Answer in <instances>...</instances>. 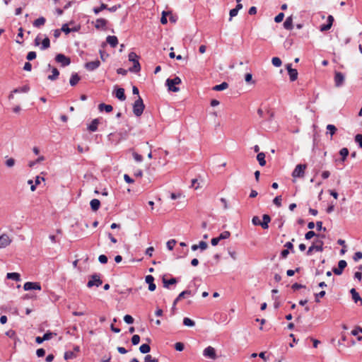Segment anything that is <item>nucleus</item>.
<instances>
[{"mask_svg":"<svg viewBox=\"0 0 362 362\" xmlns=\"http://www.w3.org/2000/svg\"><path fill=\"white\" fill-rule=\"evenodd\" d=\"M133 157H134V160L137 162H141L143 160L142 156L136 152L133 153Z\"/></svg>","mask_w":362,"mask_h":362,"instance_id":"obj_57","label":"nucleus"},{"mask_svg":"<svg viewBox=\"0 0 362 362\" xmlns=\"http://www.w3.org/2000/svg\"><path fill=\"white\" fill-rule=\"evenodd\" d=\"M140 341V337L138 334H134L132 337V343L133 345H137Z\"/></svg>","mask_w":362,"mask_h":362,"instance_id":"obj_47","label":"nucleus"},{"mask_svg":"<svg viewBox=\"0 0 362 362\" xmlns=\"http://www.w3.org/2000/svg\"><path fill=\"white\" fill-rule=\"evenodd\" d=\"M228 84L226 82H223L221 84L216 85L213 87V90L216 91H221L228 88Z\"/></svg>","mask_w":362,"mask_h":362,"instance_id":"obj_31","label":"nucleus"},{"mask_svg":"<svg viewBox=\"0 0 362 362\" xmlns=\"http://www.w3.org/2000/svg\"><path fill=\"white\" fill-rule=\"evenodd\" d=\"M139 351L142 354H147L151 351V347L147 344H143L142 345L140 346Z\"/></svg>","mask_w":362,"mask_h":362,"instance_id":"obj_35","label":"nucleus"},{"mask_svg":"<svg viewBox=\"0 0 362 362\" xmlns=\"http://www.w3.org/2000/svg\"><path fill=\"white\" fill-rule=\"evenodd\" d=\"M146 282L148 284V290L153 291L156 290V286L154 284V278L152 275H147L145 278Z\"/></svg>","mask_w":362,"mask_h":362,"instance_id":"obj_16","label":"nucleus"},{"mask_svg":"<svg viewBox=\"0 0 362 362\" xmlns=\"http://www.w3.org/2000/svg\"><path fill=\"white\" fill-rule=\"evenodd\" d=\"M330 24H323L320 25V30L322 32L327 31L331 28Z\"/></svg>","mask_w":362,"mask_h":362,"instance_id":"obj_61","label":"nucleus"},{"mask_svg":"<svg viewBox=\"0 0 362 362\" xmlns=\"http://www.w3.org/2000/svg\"><path fill=\"white\" fill-rule=\"evenodd\" d=\"M327 130L331 136H333L337 132V128L333 124H328L327 126Z\"/></svg>","mask_w":362,"mask_h":362,"instance_id":"obj_39","label":"nucleus"},{"mask_svg":"<svg viewBox=\"0 0 362 362\" xmlns=\"http://www.w3.org/2000/svg\"><path fill=\"white\" fill-rule=\"evenodd\" d=\"M30 90V87L28 85L23 86L21 88H15L13 90V93H28Z\"/></svg>","mask_w":362,"mask_h":362,"instance_id":"obj_33","label":"nucleus"},{"mask_svg":"<svg viewBox=\"0 0 362 362\" xmlns=\"http://www.w3.org/2000/svg\"><path fill=\"white\" fill-rule=\"evenodd\" d=\"M262 219V221H261V226L264 229H267L269 228V223L271 221V218L269 215L264 214Z\"/></svg>","mask_w":362,"mask_h":362,"instance_id":"obj_20","label":"nucleus"},{"mask_svg":"<svg viewBox=\"0 0 362 362\" xmlns=\"http://www.w3.org/2000/svg\"><path fill=\"white\" fill-rule=\"evenodd\" d=\"M59 75V71L57 68H52V74L47 76V78L50 81H55L58 78Z\"/></svg>","mask_w":362,"mask_h":362,"instance_id":"obj_26","label":"nucleus"},{"mask_svg":"<svg viewBox=\"0 0 362 362\" xmlns=\"http://www.w3.org/2000/svg\"><path fill=\"white\" fill-rule=\"evenodd\" d=\"M324 243L322 240H316L306 252L307 255H311L313 251L322 252Z\"/></svg>","mask_w":362,"mask_h":362,"instance_id":"obj_4","label":"nucleus"},{"mask_svg":"<svg viewBox=\"0 0 362 362\" xmlns=\"http://www.w3.org/2000/svg\"><path fill=\"white\" fill-rule=\"evenodd\" d=\"M23 289L25 291H30V290H41V285L38 282H25L23 285Z\"/></svg>","mask_w":362,"mask_h":362,"instance_id":"obj_9","label":"nucleus"},{"mask_svg":"<svg viewBox=\"0 0 362 362\" xmlns=\"http://www.w3.org/2000/svg\"><path fill=\"white\" fill-rule=\"evenodd\" d=\"M281 196H276L274 200L273 203L278 207H280L281 206Z\"/></svg>","mask_w":362,"mask_h":362,"instance_id":"obj_45","label":"nucleus"},{"mask_svg":"<svg viewBox=\"0 0 362 362\" xmlns=\"http://www.w3.org/2000/svg\"><path fill=\"white\" fill-rule=\"evenodd\" d=\"M115 96L121 101H124L126 99L124 94V89L122 88H117L115 92Z\"/></svg>","mask_w":362,"mask_h":362,"instance_id":"obj_17","label":"nucleus"},{"mask_svg":"<svg viewBox=\"0 0 362 362\" xmlns=\"http://www.w3.org/2000/svg\"><path fill=\"white\" fill-rule=\"evenodd\" d=\"M80 79H81V78L79 77L78 74H76V73L72 74V75L70 78V80H69V83L71 86H74L78 83Z\"/></svg>","mask_w":362,"mask_h":362,"instance_id":"obj_22","label":"nucleus"},{"mask_svg":"<svg viewBox=\"0 0 362 362\" xmlns=\"http://www.w3.org/2000/svg\"><path fill=\"white\" fill-rule=\"evenodd\" d=\"M284 17V13H279L274 18L276 23H280L283 21Z\"/></svg>","mask_w":362,"mask_h":362,"instance_id":"obj_56","label":"nucleus"},{"mask_svg":"<svg viewBox=\"0 0 362 362\" xmlns=\"http://www.w3.org/2000/svg\"><path fill=\"white\" fill-rule=\"evenodd\" d=\"M353 259L354 261L357 262L358 261L359 259H362V252H356L354 257H353Z\"/></svg>","mask_w":362,"mask_h":362,"instance_id":"obj_60","label":"nucleus"},{"mask_svg":"<svg viewBox=\"0 0 362 362\" xmlns=\"http://www.w3.org/2000/svg\"><path fill=\"white\" fill-rule=\"evenodd\" d=\"M36 58V52H33V51H31V52H29L26 56V59L28 60V61H31V60H33Z\"/></svg>","mask_w":362,"mask_h":362,"instance_id":"obj_46","label":"nucleus"},{"mask_svg":"<svg viewBox=\"0 0 362 362\" xmlns=\"http://www.w3.org/2000/svg\"><path fill=\"white\" fill-rule=\"evenodd\" d=\"M284 28L286 30L293 28V19L291 16L288 17L284 23Z\"/></svg>","mask_w":362,"mask_h":362,"instance_id":"obj_30","label":"nucleus"},{"mask_svg":"<svg viewBox=\"0 0 362 362\" xmlns=\"http://www.w3.org/2000/svg\"><path fill=\"white\" fill-rule=\"evenodd\" d=\"M55 60L57 63L61 64L62 66H66L71 64L70 58L63 54H57L55 57Z\"/></svg>","mask_w":362,"mask_h":362,"instance_id":"obj_6","label":"nucleus"},{"mask_svg":"<svg viewBox=\"0 0 362 362\" xmlns=\"http://www.w3.org/2000/svg\"><path fill=\"white\" fill-rule=\"evenodd\" d=\"M350 293L352 296V299L355 303H357L358 301H361L362 303V299L355 288H351Z\"/></svg>","mask_w":362,"mask_h":362,"instance_id":"obj_28","label":"nucleus"},{"mask_svg":"<svg viewBox=\"0 0 362 362\" xmlns=\"http://www.w3.org/2000/svg\"><path fill=\"white\" fill-rule=\"evenodd\" d=\"M129 60L132 62L134 65L129 69L130 72L138 73L141 70V66L139 62V56L134 52L129 54Z\"/></svg>","mask_w":362,"mask_h":362,"instance_id":"obj_1","label":"nucleus"},{"mask_svg":"<svg viewBox=\"0 0 362 362\" xmlns=\"http://www.w3.org/2000/svg\"><path fill=\"white\" fill-rule=\"evenodd\" d=\"M230 233L229 231H223V233H221L220 234V235L218 236L219 239L221 240H225V239H227L230 237Z\"/></svg>","mask_w":362,"mask_h":362,"instance_id":"obj_43","label":"nucleus"},{"mask_svg":"<svg viewBox=\"0 0 362 362\" xmlns=\"http://www.w3.org/2000/svg\"><path fill=\"white\" fill-rule=\"evenodd\" d=\"M238 11L235 8L231 9L230 11V18L229 21H230L232 20L233 17H235L238 15Z\"/></svg>","mask_w":362,"mask_h":362,"instance_id":"obj_62","label":"nucleus"},{"mask_svg":"<svg viewBox=\"0 0 362 362\" xmlns=\"http://www.w3.org/2000/svg\"><path fill=\"white\" fill-rule=\"evenodd\" d=\"M183 325L185 326H187V327H193V326H194L195 322H194V321H193L192 320H191L189 317H185L183 319Z\"/></svg>","mask_w":362,"mask_h":362,"instance_id":"obj_36","label":"nucleus"},{"mask_svg":"<svg viewBox=\"0 0 362 362\" xmlns=\"http://www.w3.org/2000/svg\"><path fill=\"white\" fill-rule=\"evenodd\" d=\"M170 14V12H168V11H163L162 13V17L160 18V23L162 24H166L168 23V20H167V15Z\"/></svg>","mask_w":362,"mask_h":362,"instance_id":"obj_42","label":"nucleus"},{"mask_svg":"<svg viewBox=\"0 0 362 362\" xmlns=\"http://www.w3.org/2000/svg\"><path fill=\"white\" fill-rule=\"evenodd\" d=\"M334 85L336 87L339 88L344 85L345 76L341 72H336L334 74Z\"/></svg>","mask_w":362,"mask_h":362,"instance_id":"obj_11","label":"nucleus"},{"mask_svg":"<svg viewBox=\"0 0 362 362\" xmlns=\"http://www.w3.org/2000/svg\"><path fill=\"white\" fill-rule=\"evenodd\" d=\"M50 46V41H49V39L46 37L42 41V43H41V47H40V49L42 50H45V49H47V48H49Z\"/></svg>","mask_w":362,"mask_h":362,"instance_id":"obj_34","label":"nucleus"},{"mask_svg":"<svg viewBox=\"0 0 362 362\" xmlns=\"http://www.w3.org/2000/svg\"><path fill=\"white\" fill-rule=\"evenodd\" d=\"M286 69L288 71V74L289 75V78H290L291 81H296L298 78L297 70L296 69H292L291 64H288L286 65Z\"/></svg>","mask_w":362,"mask_h":362,"instance_id":"obj_13","label":"nucleus"},{"mask_svg":"<svg viewBox=\"0 0 362 362\" xmlns=\"http://www.w3.org/2000/svg\"><path fill=\"white\" fill-rule=\"evenodd\" d=\"M144 362H158V359L153 358L151 355H146L144 358Z\"/></svg>","mask_w":362,"mask_h":362,"instance_id":"obj_48","label":"nucleus"},{"mask_svg":"<svg viewBox=\"0 0 362 362\" xmlns=\"http://www.w3.org/2000/svg\"><path fill=\"white\" fill-rule=\"evenodd\" d=\"M99 124L98 119H94L91 123L88 125V129L90 132H95L98 129V126Z\"/></svg>","mask_w":362,"mask_h":362,"instance_id":"obj_23","label":"nucleus"},{"mask_svg":"<svg viewBox=\"0 0 362 362\" xmlns=\"http://www.w3.org/2000/svg\"><path fill=\"white\" fill-rule=\"evenodd\" d=\"M293 241H294V239H292L291 242H287L284 245V247H286V249H288V250H291L292 252H294L293 245Z\"/></svg>","mask_w":362,"mask_h":362,"instance_id":"obj_50","label":"nucleus"},{"mask_svg":"<svg viewBox=\"0 0 362 362\" xmlns=\"http://www.w3.org/2000/svg\"><path fill=\"white\" fill-rule=\"evenodd\" d=\"M98 110L100 112L105 111L106 112H110L112 110V106L105 103H100L98 105Z\"/></svg>","mask_w":362,"mask_h":362,"instance_id":"obj_24","label":"nucleus"},{"mask_svg":"<svg viewBox=\"0 0 362 362\" xmlns=\"http://www.w3.org/2000/svg\"><path fill=\"white\" fill-rule=\"evenodd\" d=\"M98 261L101 264H106L107 262V257L105 255H100L98 257Z\"/></svg>","mask_w":362,"mask_h":362,"instance_id":"obj_58","label":"nucleus"},{"mask_svg":"<svg viewBox=\"0 0 362 362\" xmlns=\"http://www.w3.org/2000/svg\"><path fill=\"white\" fill-rule=\"evenodd\" d=\"M203 355L209 358L215 359L216 357V351L212 346H207L203 351Z\"/></svg>","mask_w":362,"mask_h":362,"instance_id":"obj_12","label":"nucleus"},{"mask_svg":"<svg viewBox=\"0 0 362 362\" xmlns=\"http://www.w3.org/2000/svg\"><path fill=\"white\" fill-rule=\"evenodd\" d=\"M90 208L93 211H96L99 209L100 206V202L97 199H93L90 202Z\"/></svg>","mask_w":362,"mask_h":362,"instance_id":"obj_21","label":"nucleus"},{"mask_svg":"<svg viewBox=\"0 0 362 362\" xmlns=\"http://www.w3.org/2000/svg\"><path fill=\"white\" fill-rule=\"evenodd\" d=\"M61 30V32L63 31L66 34H69V33L71 32V28H69L68 26V24L65 23L62 26V28L60 29Z\"/></svg>","mask_w":362,"mask_h":362,"instance_id":"obj_52","label":"nucleus"},{"mask_svg":"<svg viewBox=\"0 0 362 362\" xmlns=\"http://www.w3.org/2000/svg\"><path fill=\"white\" fill-rule=\"evenodd\" d=\"M257 159L261 166H264L266 165L265 154L264 153H259L257 156Z\"/></svg>","mask_w":362,"mask_h":362,"instance_id":"obj_32","label":"nucleus"},{"mask_svg":"<svg viewBox=\"0 0 362 362\" xmlns=\"http://www.w3.org/2000/svg\"><path fill=\"white\" fill-rule=\"evenodd\" d=\"M46 22V19L44 17H40L34 21L33 25L35 28H40L44 25Z\"/></svg>","mask_w":362,"mask_h":362,"instance_id":"obj_25","label":"nucleus"},{"mask_svg":"<svg viewBox=\"0 0 362 362\" xmlns=\"http://www.w3.org/2000/svg\"><path fill=\"white\" fill-rule=\"evenodd\" d=\"M355 141L358 144L360 148H362V135L357 134L355 136Z\"/></svg>","mask_w":362,"mask_h":362,"instance_id":"obj_54","label":"nucleus"},{"mask_svg":"<svg viewBox=\"0 0 362 362\" xmlns=\"http://www.w3.org/2000/svg\"><path fill=\"white\" fill-rule=\"evenodd\" d=\"M54 334L52 333V332H46L43 337H42V340H45V341H47V340H49L50 339H52V336L54 335Z\"/></svg>","mask_w":362,"mask_h":362,"instance_id":"obj_53","label":"nucleus"},{"mask_svg":"<svg viewBox=\"0 0 362 362\" xmlns=\"http://www.w3.org/2000/svg\"><path fill=\"white\" fill-rule=\"evenodd\" d=\"M315 235H317L315 234V233L313 230H310L305 233V238L306 240H310Z\"/></svg>","mask_w":362,"mask_h":362,"instance_id":"obj_49","label":"nucleus"},{"mask_svg":"<svg viewBox=\"0 0 362 362\" xmlns=\"http://www.w3.org/2000/svg\"><path fill=\"white\" fill-rule=\"evenodd\" d=\"M252 223L255 226H261V221L258 216H253Z\"/></svg>","mask_w":362,"mask_h":362,"instance_id":"obj_55","label":"nucleus"},{"mask_svg":"<svg viewBox=\"0 0 362 362\" xmlns=\"http://www.w3.org/2000/svg\"><path fill=\"white\" fill-rule=\"evenodd\" d=\"M163 286L166 288H169L170 285H173L177 283L175 278H171L170 279H163Z\"/></svg>","mask_w":362,"mask_h":362,"instance_id":"obj_29","label":"nucleus"},{"mask_svg":"<svg viewBox=\"0 0 362 362\" xmlns=\"http://www.w3.org/2000/svg\"><path fill=\"white\" fill-rule=\"evenodd\" d=\"M339 154L342 157V161H344L346 158L349 155V150L346 148H343L340 150Z\"/></svg>","mask_w":362,"mask_h":362,"instance_id":"obj_40","label":"nucleus"},{"mask_svg":"<svg viewBox=\"0 0 362 362\" xmlns=\"http://www.w3.org/2000/svg\"><path fill=\"white\" fill-rule=\"evenodd\" d=\"M207 243L204 241H200L198 245L199 248H200L202 250H206L207 248Z\"/></svg>","mask_w":362,"mask_h":362,"instance_id":"obj_64","label":"nucleus"},{"mask_svg":"<svg viewBox=\"0 0 362 362\" xmlns=\"http://www.w3.org/2000/svg\"><path fill=\"white\" fill-rule=\"evenodd\" d=\"M175 244H176V241L175 240H170L166 243L167 248L169 250H172Z\"/></svg>","mask_w":362,"mask_h":362,"instance_id":"obj_44","label":"nucleus"},{"mask_svg":"<svg viewBox=\"0 0 362 362\" xmlns=\"http://www.w3.org/2000/svg\"><path fill=\"white\" fill-rule=\"evenodd\" d=\"M16 163V160L14 158H9L8 159H6V162H5V164L8 167V168H12L14 166Z\"/></svg>","mask_w":362,"mask_h":362,"instance_id":"obj_41","label":"nucleus"},{"mask_svg":"<svg viewBox=\"0 0 362 362\" xmlns=\"http://www.w3.org/2000/svg\"><path fill=\"white\" fill-rule=\"evenodd\" d=\"M12 242V239L8 235L3 233L0 235V249H3L8 246Z\"/></svg>","mask_w":362,"mask_h":362,"instance_id":"obj_8","label":"nucleus"},{"mask_svg":"<svg viewBox=\"0 0 362 362\" xmlns=\"http://www.w3.org/2000/svg\"><path fill=\"white\" fill-rule=\"evenodd\" d=\"M124 320L127 324H132L134 322V318L129 315H126L124 317Z\"/></svg>","mask_w":362,"mask_h":362,"instance_id":"obj_51","label":"nucleus"},{"mask_svg":"<svg viewBox=\"0 0 362 362\" xmlns=\"http://www.w3.org/2000/svg\"><path fill=\"white\" fill-rule=\"evenodd\" d=\"M346 262L345 260L341 259L338 262V267L334 268L332 271L336 275H340L342 274V272L344 269L346 267Z\"/></svg>","mask_w":362,"mask_h":362,"instance_id":"obj_14","label":"nucleus"},{"mask_svg":"<svg viewBox=\"0 0 362 362\" xmlns=\"http://www.w3.org/2000/svg\"><path fill=\"white\" fill-rule=\"evenodd\" d=\"M181 83V79L178 76H175L173 78H168L165 81V85L168 86V90L173 92L179 91V88L176 85Z\"/></svg>","mask_w":362,"mask_h":362,"instance_id":"obj_3","label":"nucleus"},{"mask_svg":"<svg viewBox=\"0 0 362 362\" xmlns=\"http://www.w3.org/2000/svg\"><path fill=\"white\" fill-rule=\"evenodd\" d=\"M272 64L276 67H279L282 64V62L280 58L275 57L272 59Z\"/></svg>","mask_w":362,"mask_h":362,"instance_id":"obj_37","label":"nucleus"},{"mask_svg":"<svg viewBox=\"0 0 362 362\" xmlns=\"http://www.w3.org/2000/svg\"><path fill=\"white\" fill-rule=\"evenodd\" d=\"M106 41L112 47H115L118 44L117 37L115 35L107 36Z\"/></svg>","mask_w":362,"mask_h":362,"instance_id":"obj_19","label":"nucleus"},{"mask_svg":"<svg viewBox=\"0 0 362 362\" xmlns=\"http://www.w3.org/2000/svg\"><path fill=\"white\" fill-rule=\"evenodd\" d=\"M103 281L100 279V276L99 274H95L91 276V279L88 281L87 284V286L90 288L93 286L98 287L102 284Z\"/></svg>","mask_w":362,"mask_h":362,"instance_id":"obj_7","label":"nucleus"},{"mask_svg":"<svg viewBox=\"0 0 362 362\" xmlns=\"http://www.w3.org/2000/svg\"><path fill=\"white\" fill-rule=\"evenodd\" d=\"M305 168H306L305 164L297 165L292 173V176L295 178L303 177L304 176Z\"/></svg>","mask_w":362,"mask_h":362,"instance_id":"obj_5","label":"nucleus"},{"mask_svg":"<svg viewBox=\"0 0 362 362\" xmlns=\"http://www.w3.org/2000/svg\"><path fill=\"white\" fill-rule=\"evenodd\" d=\"M100 66V62L98 59H96L95 61L86 62L84 64V68L89 71H93L97 69Z\"/></svg>","mask_w":362,"mask_h":362,"instance_id":"obj_10","label":"nucleus"},{"mask_svg":"<svg viewBox=\"0 0 362 362\" xmlns=\"http://www.w3.org/2000/svg\"><path fill=\"white\" fill-rule=\"evenodd\" d=\"M6 278L8 279L14 280L16 281H20L21 280V275L16 272L7 273Z\"/></svg>","mask_w":362,"mask_h":362,"instance_id":"obj_27","label":"nucleus"},{"mask_svg":"<svg viewBox=\"0 0 362 362\" xmlns=\"http://www.w3.org/2000/svg\"><path fill=\"white\" fill-rule=\"evenodd\" d=\"M145 105L142 98L139 96L138 99L135 100L133 105V112L136 117H139L143 114Z\"/></svg>","mask_w":362,"mask_h":362,"instance_id":"obj_2","label":"nucleus"},{"mask_svg":"<svg viewBox=\"0 0 362 362\" xmlns=\"http://www.w3.org/2000/svg\"><path fill=\"white\" fill-rule=\"evenodd\" d=\"M45 354V351L44 349H38L37 351H36V355L38 356V357H42L44 356Z\"/></svg>","mask_w":362,"mask_h":362,"instance_id":"obj_63","label":"nucleus"},{"mask_svg":"<svg viewBox=\"0 0 362 362\" xmlns=\"http://www.w3.org/2000/svg\"><path fill=\"white\" fill-rule=\"evenodd\" d=\"M107 6L105 4H101L100 6V7H95L93 8V12L95 13V14H98L100 11H102L104 9H107Z\"/></svg>","mask_w":362,"mask_h":362,"instance_id":"obj_38","label":"nucleus"},{"mask_svg":"<svg viewBox=\"0 0 362 362\" xmlns=\"http://www.w3.org/2000/svg\"><path fill=\"white\" fill-rule=\"evenodd\" d=\"M186 295H191V291L185 290L181 292L178 296L175 299L173 305L172 309L174 310L175 308V305L177 303L178 300H180L182 298H184Z\"/></svg>","mask_w":362,"mask_h":362,"instance_id":"obj_18","label":"nucleus"},{"mask_svg":"<svg viewBox=\"0 0 362 362\" xmlns=\"http://www.w3.org/2000/svg\"><path fill=\"white\" fill-rule=\"evenodd\" d=\"M107 21L105 18H98L95 23V28L98 30H105Z\"/></svg>","mask_w":362,"mask_h":362,"instance_id":"obj_15","label":"nucleus"},{"mask_svg":"<svg viewBox=\"0 0 362 362\" xmlns=\"http://www.w3.org/2000/svg\"><path fill=\"white\" fill-rule=\"evenodd\" d=\"M175 349L178 351H182L184 349V344L181 342H177L175 344Z\"/></svg>","mask_w":362,"mask_h":362,"instance_id":"obj_59","label":"nucleus"}]
</instances>
